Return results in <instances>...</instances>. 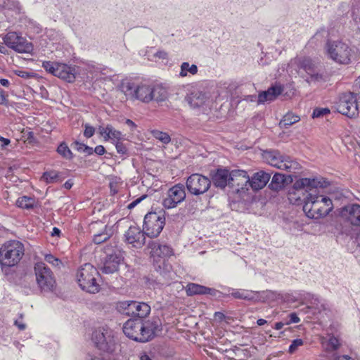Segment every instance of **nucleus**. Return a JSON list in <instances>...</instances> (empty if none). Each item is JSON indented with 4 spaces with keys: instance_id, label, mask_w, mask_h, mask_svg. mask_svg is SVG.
Wrapping results in <instances>:
<instances>
[{
    "instance_id": "obj_1",
    "label": "nucleus",
    "mask_w": 360,
    "mask_h": 360,
    "mask_svg": "<svg viewBox=\"0 0 360 360\" xmlns=\"http://www.w3.org/2000/svg\"><path fill=\"white\" fill-rule=\"evenodd\" d=\"M160 320H147L131 318L123 326V332L129 338L138 342H147L151 340L160 330Z\"/></svg>"
},
{
    "instance_id": "obj_2",
    "label": "nucleus",
    "mask_w": 360,
    "mask_h": 360,
    "mask_svg": "<svg viewBox=\"0 0 360 360\" xmlns=\"http://www.w3.org/2000/svg\"><path fill=\"white\" fill-rule=\"evenodd\" d=\"M150 250V259L154 269L165 270V272H172V266L168 258L173 255V250L167 245H162L158 241L150 240L148 244Z\"/></svg>"
},
{
    "instance_id": "obj_3",
    "label": "nucleus",
    "mask_w": 360,
    "mask_h": 360,
    "mask_svg": "<svg viewBox=\"0 0 360 360\" xmlns=\"http://www.w3.org/2000/svg\"><path fill=\"white\" fill-rule=\"evenodd\" d=\"M99 272L96 268L89 263L82 266L77 271V281L82 290L89 293L99 292L101 287L96 281Z\"/></svg>"
},
{
    "instance_id": "obj_4",
    "label": "nucleus",
    "mask_w": 360,
    "mask_h": 360,
    "mask_svg": "<svg viewBox=\"0 0 360 360\" xmlns=\"http://www.w3.org/2000/svg\"><path fill=\"white\" fill-rule=\"evenodd\" d=\"M328 58L341 65H348L352 62L354 51L350 46L341 41L328 40L325 46Z\"/></svg>"
},
{
    "instance_id": "obj_5",
    "label": "nucleus",
    "mask_w": 360,
    "mask_h": 360,
    "mask_svg": "<svg viewBox=\"0 0 360 360\" xmlns=\"http://www.w3.org/2000/svg\"><path fill=\"white\" fill-rule=\"evenodd\" d=\"M24 255L22 244L17 240L5 243L0 249V264L8 267L14 266Z\"/></svg>"
},
{
    "instance_id": "obj_6",
    "label": "nucleus",
    "mask_w": 360,
    "mask_h": 360,
    "mask_svg": "<svg viewBox=\"0 0 360 360\" xmlns=\"http://www.w3.org/2000/svg\"><path fill=\"white\" fill-rule=\"evenodd\" d=\"M91 340L101 352L112 354L117 348L114 333L108 328H98L93 331Z\"/></svg>"
},
{
    "instance_id": "obj_7",
    "label": "nucleus",
    "mask_w": 360,
    "mask_h": 360,
    "mask_svg": "<svg viewBox=\"0 0 360 360\" xmlns=\"http://www.w3.org/2000/svg\"><path fill=\"white\" fill-rule=\"evenodd\" d=\"M319 195L310 193L304 197L303 210L309 218L319 219L327 216L333 207H324L319 202Z\"/></svg>"
},
{
    "instance_id": "obj_8",
    "label": "nucleus",
    "mask_w": 360,
    "mask_h": 360,
    "mask_svg": "<svg viewBox=\"0 0 360 360\" xmlns=\"http://www.w3.org/2000/svg\"><path fill=\"white\" fill-rule=\"evenodd\" d=\"M330 185V181L322 177L319 179L302 178L294 183L290 193H301L304 195H305L304 193H307V194H310V193L318 194L317 189L319 188H325Z\"/></svg>"
},
{
    "instance_id": "obj_9",
    "label": "nucleus",
    "mask_w": 360,
    "mask_h": 360,
    "mask_svg": "<svg viewBox=\"0 0 360 360\" xmlns=\"http://www.w3.org/2000/svg\"><path fill=\"white\" fill-rule=\"evenodd\" d=\"M79 68L76 65H68L65 63L46 61V72L68 82H74L79 74Z\"/></svg>"
},
{
    "instance_id": "obj_10",
    "label": "nucleus",
    "mask_w": 360,
    "mask_h": 360,
    "mask_svg": "<svg viewBox=\"0 0 360 360\" xmlns=\"http://www.w3.org/2000/svg\"><path fill=\"white\" fill-rule=\"evenodd\" d=\"M336 110L339 113L349 118L356 117L359 114V109L354 92L349 91L341 94L336 103Z\"/></svg>"
},
{
    "instance_id": "obj_11",
    "label": "nucleus",
    "mask_w": 360,
    "mask_h": 360,
    "mask_svg": "<svg viewBox=\"0 0 360 360\" xmlns=\"http://www.w3.org/2000/svg\"><path fill=\"white\" fill-rule=\"evenodd\" d=\"M165 225V214L150 212L146 214L143 229L147 236L156 238L162 232Z\"/></svg>"
},
{
    "instance_id": "obj_12",
    "label": "nucleus",
    "mask_w": 360,
    "mask_h": 360,
    "mask_svg": "<svg viewBox=\"0 0 360 360\" xmlns=\"http://www.w3.org/2000/svg\"><path fill=\"white\" fill-rule=\"evenodd\" d=\"M186 186L189 193L198 196L209 191L211 180L202 174L194 173L187 178Z\"/></svg>"
},
{
    "instance_id": "obj_13",
    "label": "nucleus",
    "mask_w": 360,
    "mask_h": 360,
    "mask_svg": "<svg viewBox=\"0 0 360 360\" xmlns=\"http://www.w3.org/2000/svg\"><path fill=\"white\" fill-rule=\"evenodd\" d=\"M3 40L7 47L18 53H30L33 50V44L15 32H8Z\"/></svg>"
},
{
    "instance_id": "obj_14",
    "label": "nucleus",
    "mask_w": 360,
    "mask_h": 360,
    "mask_svg": "<svg viewBox=\"0 0 360 360\" xmlns=\"http://www.w3.org/2000/svg\"><path fill=\"white\" fill-rule=\"evenodd\" d=\"M229 186L240 195L249 191V176L245 170L233 169L231 171Z\"/></svg>"
},
{
    "instance_id": "obj_15",
    "label": "nucleus",
    "mask_w": 360,
    "mask_h": 360,
    "mask_svg": "<svg viewBox=\"0 0 360 360\" xmlns=\"http://www.w3.org/2000/svg\"><path fill=\"white\" fill-rule=\"evenodd\" d=\"M186 198L185 186L177 184L171 187L167 192V197L162 200V206L165 209H172L183 202Z\"/></svg>"
},
{
    "instance_id": "obj_16",
    "label": "nucleus",
    "mask_w": 360,
    "mask_h": 360,
    "mask_svg": "<svg viewBox=\"0 0 360 360\" xmlns=\"http://www.w3.org/2000/svg\"><path fill=\"white\" fill-rule=\"evenodd\" d=\"M106 250V257L103 262V265L101 267L103 274H111L119 270L120 263L124 260L122 252L119 249H115L112 252Z\"/></svg>"
},
{
    "instance_id": "obj_17",
    "label": "nucleus",
    "mask_w": 360,
    "mask_h": 360,
    "mask_svg": "<svg viewBox=\"0 0 360 360\" xmlns=\"http://www.w3.org/2000/svg\"><path fill=\"white\" fill-rule=\"evenodd\" d=\"M338 214L353 226H360V205L352 203L337 210Z\"/></svg>"
},
{
    "instance_id": "obj_18",
    "label": "nucleus",
    "mask_w": 360,
    "mask_h": 360,
    "mask_svg": "<svg viewBox=\"0 0 360 360\" xmlns=\"http://www.w3.org/2000/svg\"><path fill=\"white\" fill-rule=\"evenodd\" d=\"M231 170L227 167H219L210 172L208 178L215 188L224 190L229 184Z\"/></svg>"
},
{
    "instance_id": "obj_19",
    "label": "nucleus",
    "mask_w": 360,
    "mask_h": 360,
    "mask_svg": "<svg viewBox=\"0 0 360 360\" xmlns=\"http://www.w3.org/2000/svg\"><path fill=\"white\" fill-rule=\"evenodd\" d=\"M155 271L159 276H155L153 274H150L143 278L145 283L148 288L155 289L170 283L172 280L171 272H165V270L162 269V268L160 270L155 269Z\"/></svg>"
},
{
    "instance_id": "obj_20",
    "label": "nucleus",
    "mask_w": 360,
    "mask_h": 360,
    "mask_svg": "<svg viewBox=\"0 0 360 360\" xmlns=\"http://www.w3.org/2000/svg\"><path fill=\"white\" fill-rule=\"evenodd\" d=\"M146 233L144 230L136 226H129L124 233L125 240L136 248H141L146 243Z\"/></svg>"
},
{
    "instance_id": "obj_21",
    "label": "nucleus",
    "mask_w": 360,
    "mask_h": 360,
    "mask_svg": "<svg viewBox=\"0 0 360 360\" xmlns=\"http://www.w3.org/2000/svg\"><path fill=\"white\" fill-rule=\"evenodd\" d=\"M283 91V87L280 84L271 85L266 91H262L257 96V104H264L266 102L275 101Z\"/></svg>"
},
{
    "instance_id": "obj_22",
    "label": "nucleus",
    "mask_w": 360,
    "mask_h": 360,
    "mask_svg": "<svg viewBox=\"0 0 360 360\" xmlns=\"http://www.w3.org/2000/svg\"><path fill=\"white\" fill-rule=\"evenodd\" d=\"M271 174L263 170L255 172L250 178L249 176V187L254 191H258L264 188L269 181Z\"/></svg>"
},
{
    "instance_id": "obj_23",
    "label": "nucleus",
    "mask_w": 360,
    "mask_h": 360,
    "mask_svg": "<svg viewBox=\"0 0 360 360\" xmlns=\"http://www.w3.org/2000/svg\"><path fill=\"white\" fill-rule=\"evenodd\" d=\"M208 98L207 93L193 91L186 96V100L192 108H198L202 106Z\"/></svg>"
},
{
    "instance_id": "obj_24",
    "label": "nucleus",
    "mask_w": 360,
    "mask_h": 360,
    "mask_svg": "<svg viewBox=\"0 0 360 360\" xmlns=\"http://www.w3.org/2000/svg\"><path fill=\"white\" fill-rule=\"evenodd\" d=\"M135 99L148 103L153 101L152 84H140L136 85Z\"/></svg>"
},
{
    "instance_id": "obj_25",
    "label": "nucleus",
    "mask_w": 360,
    "mask_h": 360,
    "mask_svg": "<svg viewBox=\"0 0 360 360\" xmlns=\"http://www.w3.org/2000/svg\"><path fill=\"white\" fill-rule=\"evenodd\" d=\"M69 175L70 172L68 169L63 171L54 169L46 171V184L61 183Z\"/></svg>"
},
{
    "instance_id": "obj_26",
    "label": "nucleus",
    "mask_w": 360,
    "mask_h": 360,
    "mask_svg": "<svg viewBox=\"0 0 360 360\" xmlns=\"http://www.w3.org/2000/svg\"><path fill=\"white\" fill-rule=\"evenodd\" d=\"M231 292L226 296L231 295L235 299L244 300L246 301H252L255 299V295L258 294L257 291H252L245 289H231Z\"/></svg>"
},
{
    "instance_id": "obj_27",
    "label": "nucleus",
    "mask_w": 360,
    "mask_h": 360,
    "mask_svg": "<svg viewBox=\"0 0 360 360\" xmlns=\"http://www.w3.org/2000/svg\"><path fill=\"white\" fill-rule=\"evenodd\" d=\"M153 101L158 103L163 102L169 98V92L167 88L162 84H152Z\"/></svg>"
},
{
    "instance_id": "obj_28",
    "label": "nucleus",
    "mask_w": 360,
    "mask_h": 360,
    "mask_svg": "<svg viewBox=\"0 0 360 360\" xmlns=\"http://www.w3.org/2000/svg\"><path fill=\"white\" fill-rule=\"evenodd\" d=\"M271 165L283 170L291 172L292 169H297L300 167V165L295 161L291 160L289 156H284L283 159L278 163H271Z\"/></svg>"
},
{
    "instance_id": "obj_29",
    "label": "nucleus",
    "mask_w": 360,
    "mask_h": 360,
    "mask_svg": "<svg viewBox=\"0 0 360 360\" xmlns=\"http://www.w3.org/2000/svg\"><path fill=\"white\" fill-rule=\"evenodd\" d=\"M268 187L270 190L274 191H279L285 188V179L284 174L276 172Z\"/></svg>"
},
{
    "instance_id": "obj_30",
    "label": "nucleus",
    "mask_w": 360,
    "mask_h": 360,
    "mask_svg": "<svg viewBox=\"0 0 360 360\" xmlns=\"http://www.w3.org/2000/svg\"><path fill=\"white\" fill-rule=\"evenodd\" d=\"M34 270L37 283L41 290H43L45 286V264L43 262L36 263Z\"/></svg>"
},
{
    "instance_id": "obj_31",
    "label": "nucleus",
    "mask_w": 360,
    "mask_h": 360,
    "mask_svg": "<svg viewBox=\"0 0 360 360\" xmlns=\"http://www.w3.org/2000/svg\"><path fill=\"white\" fill-rule=\"evenodd\" d=\"M207 287L194 283H190L187 285L186 291L188 296L197 295H205Z\"/></svg>"
},
{
    "instance_id": "obj_32",
    "label": "nucleus",
    "mask_w": 360,
    "mask_h": 360,
    "mask_svg": "<svg viewBox=\"0 0 360 360\" xmlns=\"http://www.w3.org/2000/svg\"><path fill=\"white\" fill-rule=\"evenodd\" d=\"M121 91L131 99H135L136 91V84L134 82H122L120 85Z\"/></svg>"
},
{
    "instance_id": "obj_33",
    "label": "nucleus",
    "mask_w": 360,
    "mask_h": 360,
    "mask_svg": "<svg viewBox=\"0 0 360 360\" xmlns=\"http://www.w3.org/2000/svg\"><path fill=\"white\" fill-rule=\"evenodd\" d=\"M15 205L20 208L29 210L34 207L35 199L26 195L21 196L17 199Z\"/></svg>"
},
{
    "instance_id": "obj_34",
    "label": "nucleus",
    "mask_w": 360,
    "mask_h": 360,
    "mask_svg": "<svg viewBox=\"0 0 360 360\" xmlns=\"http://www.w3.org/2000/svg\"><path fill=\"white\" fill-rule=\"evenodd\" d=\"M135 318L144 319L150 312V307L146 302H137Z\"/></svg>"
},
{
    "instance_id": "obj_35",
    "label": "nucleus",
    "mask_w": 360,
    "mask_h": 360,
    "mask_svg": "<svg viewBox=\"0 0 360 360\" xmlns=\"http://www.w3.org/2000/svg\"><path fill=\"white\" fill-rule=\"evenodd\" d=\"M46 288L49 289V290L54 293L56 296L59 295V292H58V289L56 288V280L53 277V271L46 266Z\"/></svg>"
},
{
    "instance_id": "obj_36",
    "label": "nucleus",
    "mask_w": 360,
    "mask_h": 360,
    "mask_svg": "<svg viewBox=\"0 0 360 360\" xmlns=\"http://www.w3.org/2000/svg\"><path fill=\"white\" fill-rule=\"evenodd\" d=\"M56 152L63 158L71 160L74 155L65 141L61 142L56 148Z\"/></svg>"
},
{
    "instance_id": "obj_37",
    "label": "nucleus",
    "mask_w": 360,
    "mask_h": 360,
    "mask_svg": "<svg viewBox=\"0 0 360 360\" xmlns=\"http://www.w3.org/2000/svg\"><path fill=\"white\" fill-rule=\"evenodd\" d=\"M198 70V66L196 65H191L188 62H184L181 65V71L179 72V75L181 77H184L187 76L188 72L191 73V75H194L197 74Z\"/></svg>"
},
{
    "instance_id": "obj_38",
    "label": "nucleus",
    "mask_w": 360,
    "mask_h": 360,
    "mask_svg": "<svg viewBox=\"0 0 360 360\" xmlns=\"http://www.w3.org/2000/svg\"><path fill=\"white\" fill-rule=\"evenodd\" d=\"M104 138L105 140L109 139H115L117 141H120V140L122 139V133L121 131L115 129L111 124H108L105 127Z\"/></svg>"
},
{
    "instance_id": "obj_39",
    "label": "nucleus",
    "mask_w": 360,
    "mask_h": 360,
    "mask_svg": "<svg viewBox=\"0 0 360 360\" xmlns=\"http://www.w3.org/2000/svg\"><path fill=\"white\" fill-rule=\"evenodd\" d=\"M311 304L312 307L315 308L319 313L329 311L328 304L319 297H313Z\"/></svg>"
},
{
    "instance_id": "obj_40",
    "label": "nucleus",
    "mask_w": 360,
    "mask_h": 360,
    "mask_svg": "<svg viewBox=\"0 0 360 360\" xmlns=\"http://www.w3.org/2000/svg\"><path fill=\"white\" fill-rule=\"evenodd\" d=\"M300 120V117L292 113H287L281 120L280 124L284 127L288 128L292 124L297 122Z\"/></svg>"
},
{
    "instance_id": "obj_41",
    "label": "nucleus",
    "mask_w": 360,
    "mask_h": 360,
    "mask_svg": "<svg viewBox=\"0 0 360 360\" xmlns=\"http://www.w3.org/2000/svg\"><path fill=\"white\" fill-rule=\"evenodd\" d=\"M152 134L156 139L159 140L164 144H167L171 141L169 135L166 132H163L159 130H153Z\"/></svg>"
},
{
    "instance_id": "obj_42",
    "label": "nucleus",
    "mask_w": 360,
    "mask_h": 360,
    "mask_svg": "<svg viewBox=\"0 0 360 360\" xmlns=\"http://www.w3.org/2000/svg\"><path fill=\"white\" fill-rule=\"evenodd\" d=\"M15 75L17 76L23 78V79H30V78H36V79H43L42 76H39L37 73L31 71H25V70H14Z\"/></svg>"
},
{
    "instance_id": "obj_43",
    "label": "nucleus",
    "mask_w": 360,
    "mask_h": 360,
    "mask_svg": "<svg viewBox=\"0 0 360 360\" xmlns=\"http://www.w3.org/2000/svg\"><path fill=\"white\" fill-rule=\"evenodd\" d=\"M46 262L58 270H60L63 266V263L62 261L51 254L46 253Z\"/></svg>"
},
{
    "instance_id": "obj_44",
    "label": "nucleus",
    "mask_w": 360,
    "mask_h": 360,
    "mask_svg": "<svg viewBox=\"0 0 360 360\" xmlns=\"http://www.w3.org/2000/svg\"><path fill=\"white\" fill-rule=\"evenodd\" d=\"M285 155L281 154L278 150H270L266 152V158L271 161V164L278 163Z\"/></svg>"
},
{
    "instance_id": "obj_45",
    "label": "nucleus",
    "mask_w": 360,
    "mask_h": 360,
    "mask_svg": "<svg viewBox=\"0 0 360 360\" xmlns=\"http://www.w3.org/2000/svg\"><path fill=\"white\" fill-rule=\"evenodd\" d=\"M300 68L306 71L308 75L314 72V65L309 58H304L300 62Z\"/></svg>"
},
{
    "instance_id": "obj_46",
    "label": "nucleus",
    "mask_w": 360,
    "mask_h": 360,
    "mask_svg": "<svg viewBox=\"0 0 360 360\" xmlns=\"http://www.w3.org/2000/svg\"><path fill=\"white\" fill-rule=\"evenodd\" d=\"M110 237V235L104 230L103 231L95 234L93 238V241L96 244H101L102 243L108 240Z\"/></svg>"
},
{
    "instance_id": "obj_47",
    "label": "nucleus",
    "mask_w": 360,
    "mask_h": 360,
    "mask_svg": "<svg viewBox=\"0 0 360 360\" xmlns=\"http://www.w3.org/2000/svg\"><path fill=\"white\" fill-rule=\"evenodd\" d=\"M330 112V110L328 108H316L314 109L311 116L313 118L323 117Z\"/></svg>"
},
{
    "instance_id": "obj_48",
    "label": "nucleus",
    "mask_w": 360,
    "mask_h": 360,
    "mask_svg": "<svg viewBox=\"0 0 360 360\" xmlns=\"http://www.w3.org/2000/svg\"><path fill=\"white\" fill-rule=\"evenodd\" d=\"M309 79H310L311 82H325L328 80V77L326 74L312 72L309 75Z\"/></svg>"
},
{
    "instance_id": "obj_49",
    "label": "nucleus",
    "mask_w": 360,
    "mask_h": 360,
    "mask_svg": "<svg viewBox=\"0 0 360 360\" xmlns=\"http://www.w3.org/2000/svg\"><path fill=\"white\" fill-rule=\"evenodd\" d=\"M304 341L302 339L297 338L292 341V343L289 346L288 352L290 354H294L300 346L303 345Z\"/></svg>"
},
{
    "instance_id": "obj_50",
    "label": "nucleus",
    "mask_w": 360,
    "mask_h": 360,
    "mask_svg": "<svg viewBox=\"0 0 360 360\" xmlns=\"http://www.w3.org/2000/svg\"><path fill=\"white\" fill-rule=\"evenodd\" d=\"M205 295H210V296L217 297L218 299H220L221 297H224L225 296H226V295H224L219 290H218L215 288H209V287H207Z\"/></svg>"
},
{
    "instance_id": "obj_51",
    "label": "nucleus",
    "mask_w": 360,
    "mask_h": 360,
    "mask_svg": "<svg viewBox=\"0 0 360 360\" xmlns=\"http://www.w3.org/2000/svg\"><path fill=\"white\" fill-rule=\"evenodd\" d=\"M115 148L117 150V152L119 154L124 155H129L128 149L126 147V146L121 141H117L115 143Z\"/></svg>"
},
{
    "instance_id": "obj_52",
    "label": "nucleus",
    "mask_w": 360,
    "mask_h": 360,
    "mask_svg": "<svg viewBox=\"0 0 360 360\" xmlns=\"http://www.w3.org/2000/svg\"><path fill=\"white\" fill-rule=\"evenodd\" d=\"M137 301L130 300V305H129L128 311L126 312V315L135 318L136 309Z\"/></svg>"
},
{
    "instance_id": "obj_53",
    "label": "nucleus",
    "mask_w": 360,
    "mask_h": 360,
    "mask_svg": "<svg viewBox=\"0 0 360 360\" xmlns=\"http://www.w3.org/2000/svg\"><path fill=\"white\" fill-rule=\"evenodd\" d=\"M129 305H130V301H122L117 303V309L122 314H126L128 311Z\"/></svg>"
},
{
    "instance_id": "obj_54",
    "label": "nucleus",
    "mask_w": 360,
    "mask_h": 360,
    "mask_svg": "<svg viewBox=\"0 0 360 360\" xmlns=\"http://www.w3.org/2000/svg\"><path fill=\"white\" fill-rule=\"evenodd\" d=\"M340 345L339 340L335 337L333 336L329 338L328 347L333 350H336Z\"/></svg>"
},
{
    "instance_id": "obj_55",
    "label": "nucleus",
    "mask_w": 360,
    "mask_h": 360,
    "mask_svg": "<svg viewBox=\"0 0 360 360\" xmlns=\"http://www.w3.org/2000/svg\"><path fill=\"white\" fill-rule=\"evenodd\" d=\"M94 133H95L94 127L91 126L89 124H85V129H84V136L86 138L89 139V138H91V136H93Z\"/></svg>"
},
{
    "instance_id": "obj_56",
    "label": "nucleus",
    "mask_w": 360,
    "mask_h": 360,
    "mask_svg": "<svg viewBox=\"0 0 360 360\" xmlns=\"http://www.w3.org/2000/svg\"><path fill=\"white\" fill-rule=\"evenodd\" d=\"M319 202L321 203V205H324V207H333L332 200L330 198L327 196H323L321 195H319Z\"/></svg>"
},
{
    "instance_id": "obj_57",
    "label": "nucleus",
    "mask_w": 360,
    "mask_h": 360,
    "mask_svg": "<svg viewBox=\"0 0 360 360\" xmlns=\"http://www.w3.org/2000/svg\"><path fill=\"white\" fill-rule=\"evenodd\" d=\"M288 322H285L287 325H290L291 323H297L300 321V318L295 312L290 313L288 316Z\"/></svg>"
},
{
    "instance_id": "obj_58",
    "label": "nucleus",
    "mask_w": 360,
    "mask_h": 360,
    "mask_svg": "<svg viewBox=\"0 0 360 360\" xmlns=\"http://www.w3.org/2000/svg\"><path fill=\"white\" fill-rule=\"evenodd\" d=\"M23 137L25 138V142L28 143H34L35 141L34 133L30 131L23 132Z\"/></svg>"
},
{
    "instance_id": "obj_59",
    "label": "nucleus",
    "mask_w": 360,
    "mask_h": 360,
    "mask_svg": "<svg viewBox=\"0 0 360 360\" xmlns=\"http://www.w3.org/2000/svg\"><path fill=\"white\" fill-rule=\"evenodd\" d=\"M147 197L146 195H143L140 198L136 199L135 200L132 201L127 205V208L129 210H132L139 203H140L143 199H145Z\"/></svg>"
},
{
    "instance_id": "obj_60",
    "label": "nucleus",
    "mask_w": 360,
    "mask_h": 360,
    "mask_svg": "<svg viewBox=\"0 0 360 360\" xmlns=\"http://www.w3.org/2000/svg\"><path fill=\"white\" fill-rule=\"evenodd\" d=\"M94 153L97 154L98 155H103L106 153V150L102 145H98L95 147L94 149Z\"/></svg>"
},
{
    "instance_id": "obj_61",
    "label": "nucleus",
    "mask_w": 360,
    "mask_h": 360,
    "mask_svg": "<svg viewBox=\"0 0 360 360\" xmlns=\"http://www.w3.org/2000/svg\"><path fill=\"white\" fill-rule=\"evenodd\" d=\"M8 99L7 95H6L5 91L0 88V105H7Z\"/></svg>"
},
{
    "instance_id": "obj_62",
    "label": "nucleus",
    "mask_w": 360,
    "mask_h": 360,
    "mask_svg": "<svg viewBox=\"0 0 360 360\" xmlns=\"http://www.w3.org/2000/svg\"><path fill=\"white\" fill-rule=\"evenodd\" d=\"M72 146H75V148L81 153H83L84 148L86 147V144L79 142L78 141H75Z\"/></svg>"
},
{
    "instance_id": "obj_63",
    "label": "nucleus",
    "mask_w": 360,
    "mask_h": 360,
    "mask_svg": "<svg viewBox=\"0 0 360 360\" xmlns=\"http://www.w3.org/2000/svg\"><path fill=\"white\" fill-rule=\"evenodd\" d=\"M353 88L354 91H355V96L360 94V76L356 79Z\"/></svg>"
},
{
    "instance_id": "obj_64",
    "label": "nucleus",
    "mask_w": 360,
    "mask_h": 360,
    "mask_svg": "<svg viewBox=\"0 0 360 360\" xmlns=\"http://www.w3.org/2000/svg\"><path fill=\"white\" fill-rule=\"evenodd\" d=\"M74 185V181L72 179H68L66 181L64 184L63 185V187L67 190H70L72 186Z\"/></svg>"
}]
</instances>
